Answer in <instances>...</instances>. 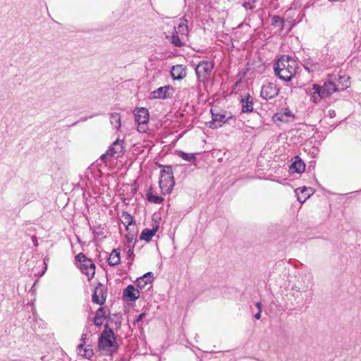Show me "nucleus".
I'll use <instances>...</instances> for the list:
<instances>
[{
  "label": "nucleus",
  "mask_w": 361,
  "mask_h": 361,
  "mask_svg": "<svg viewBox=\"0 0 361 361\" xmlns=\"http://www.w3.org/2000/svg\"><path fill=\"white\" fill-rule=\"evenodd\" d=\"M174 90L173 87L166 85L160 87L154 91L151 92L152 98L154 99H166L172 97Z\"/></svg>",
  "instance_id": "9b49d317"
},
{
  "label": "nucleus",
  "mask_w": 361,
  "mask_h": 361,
  "mask_svg": "<svg viewBox=\"0 0 361 361\" xmlns=\"http://www.w3.org/2000/svg\"><path fill=\"white\" fill-rule=\"evenodd\" d=\"M106 290L102 284L95 287L92 295V302L99 305H102L106 300Z\"/></svg>",
  "instance_id": "f8f14e48"
},
{
  "label": "nucleus",
  "mask_w": 361,
  "mask_h": 361,
  "mask_svg": "<svg viewBox=\"0 0 361 361\" xmlns=\"http://www.w3.org/2000/svg\"><path fill=\"white\" fill-rule=\"evenodd\" d=\"M279 92V89L276 84L273 82H267L262 85L260 95L263 99L269 100L277 96Z\"/></svg>",
  "instance_id": "6e6552de"
},
{
  "label": "nucleus",
  "mask_w": 361,
  "mask_h": 361,
  "mask_svg": "<svg viewBox=\"0 0 361 361\" xmlns=\"http://www.w3.org/2000/svg\"><path fill=\"white\" fill-rule=\"evenodd\" d=\"M118 348V345L116 341L114 332L109 324H106L98 339V349L102 355H112L117 352Z\"/></svg>",
  "instance_id": "f03ea898"
},
{
  "label": "nucleus",
  "mask_w": 361,
  "mask_h": 361,
  "mask_svg": "<svg viewBox=\"0 0 361 361\" xmlns=\"http://www.w3.org/2000/svg\"><path fill=\"white\" fill-rule=\"evenodd\" d=\"M290 118L293 119L294 115L288 109H282L280 111L277 112L274 116V119L276 121H281L287 123Z\"/></svg>",
  "instance_id": "2eb2a0df"
},
{
  "label": "nucleus",
  "mask_w": 361,
  "mask_h": 361,
  "mask_svg": "<svg viewBox=\"0 0 361 361\" xmlns=\"http://www.w3.org/2000/svg\"><path fill=\"white\" fill-rule=\"evenodd\" d=\"M84 343H81L80 344H79L78 345V350H79V353H81V350H83V346H84Z\"/></svg>",
  "instance_id": "58836bf2"
},
{
  "label": "nucleus",
  "mask_w": 361,
  "mask_h": 361,
  "mask_svg": "<svg viewBox=\"0 0 361 361\" xmlns=\"http://www.w3.org/2000/svg\"><path fill=\"white\" fill-rule=\"evenodd\" d=\"M178 31L180 35H187L188 32V20L185 17L180 19V22L178 25Z\"/></svg>",
  "instance_id": "cd10ccee"
},
{
  "label": "nucleus",
  "mask_w": 361,
  "mask_h": 361,
  "mask_svg": "<svg viewBox=\"0 0 361 361\" xmlns=\"http://www.w3.org/2000/svg\"><path fill=\"white\" fill-rule=\"evenodd\" d=\"M94 238L96 239H102L104 238V228L102 225L96 226L92 231Z\"/></svg>",
  "instance_id": "7c9ffc66"
},
{
  "label": "nucleus",
  "mask_w": 361,
  "mask_h": 361,
  "mask_svg": "<svg viewBox=\"0 0 361 361\" xmlns=\"http://www.w3.org/2000/svg\"><path fill=\"white\" fill-rule=\"evenodd\" d=\"M122 223L126 226V230L129 229V226L135 224L133 217L127 212H123L121 214Z\"/></svg>",
  "instance_id": "393cba45"
},
{
  "label": "nucleus",
  "mask_w": 361,
  "mask_h": 361,
  "mask_svg": "<svg viewBox=\"0 0 361 361\" xmlns=\"http://www.w3.org/2000/svg\"><path fill=\"white\" fill-rule=\"evenodd\" d=\"M293 290L297 291V292H300V288L297 286H294L293 288H292Z\"/></svg>",
  "instance_id": "c03bdc74"
},
{
  "label": "nucleus",
  "mask_w": 361,
  "mask_h": 361,
  "mask_svg": "<svg viewBox=\"0 0 361 361\" xmlns=\"http://www.w3.org/2000/svg\"><path fill=\"white\" fill-rule=\"evenodd\" d=\"M124 145L125 142L123 140L117 139L114 142L108 149L110 157L115 158L121 157L124 153Z\"/></svg>",
  "instance_id": "9d476101"
},
{
  "label": "nucleus",
  "mask_w": 361,
  "mask_h": 361,
  "mask_svg": "<svg viewBox=\"0 0 361 361\" xmlns=\"http://www.w3.org/2000/svg\"><path fill=\"white\" fill-rule=\"evenodd\" d=\"M30 201V200H28L27 201H23V202H22V201H20V203H19V204H20V206L23 207V206H25V204H27V202H29Z\"/></svg>",
  "instance_id": "a19ab883"
},
{
  "label": "nucleus",
  "mask_w": 361,
  "mask_h": 361,
  "mask_svg": "<svg viewBox=\"0 0 361 361\" xmlns=\"http://www.w3.org/2000/svg\"><path fill=\"white\" fill-rule=\"evenodd\" d=\"M298 64L297 61L288 55H283L274 63L275 75L282 80L290 81L295 76Z\"/></svg>",
  "instance_id": "f257e3e1"
},
{
  "label": "nucleus",
  "mask_w": 361,
  "mask_h": 361,
  "mask_svg": "<svg viewBox=\"0 0 361 361\" xmlns=\"http://www.w3.org/2000/svg\"><path fill=\"white\" fill-rule=\"evenodd\" d=\"M110 154L109 153V150L106 151V153L103 154L101 157H100V160L105 162L106 161V159L107 158H110Z\"/></svg>",
  "instance_id": "f704fd0d"
},
{
  "label": "nucleus",
  "mask_w": 361,
  "mask_h": 361,
  "mask_svg": "<svg viewBox=\"0 0 361 361\" xmlns=\"http://www.w3.org/2000/svg\"><path fill=\"white\" fill-rule=\"evenodd\" d=\"M240 102L242 103V112L250 113L253 111V99L249 94L243 97Z\"/></svg>",
  "instance_id": "aec40b11"
},
{
  "label": "nucleus",
  "mask_w": 361,
  "mask_h": 361,
  "mask_svg": "<svg viewBox=\"0 0 361 361\" xmlns=\"http://www.w3.org/2000/svg\"><path fill=\"white\" fill-rule=\"evenodd\" d=\"M162 169L160 171L159 187L163 194H170L175 185V181L173 174V169L171 165L158 164Z\"/></svg>",
  "instance_id": "20e7f679"
},
{
  "label": "nucleus",
  "mask_w": 361,
  "mask_h": 361,
  "mask_svg": "<svg viewBox=\"0 0 361 361\" xmlns=\"http://www.w3.org/2000/svg\"><path fill=\"white\" fill-rule=\"evenodd\" d=\"M106 311L104 307H99L92 319L93 324L97 326H101L103 324L104 319L106 318Z\"/></svg>",
  "instance_id": "412c9836"
},
{
  "label": "nucleus",
  "mask_w": 361,
  "mask_h": 361,
  "mask_svg": "<svg viewBox=\"0 0 361 361\" xmlns=\"http://www.w3.org/2000/svg\"><path fill=\"white\" fill-rule=\"evenodd\" d=\"M271 25H273L274 27H279L280 29H283L284 25V20L280 16H274L271 18Z\"/></svg>",
  "instance_id": "c85d7f7f"
},
{
  "label": "nucleus",
  "mask_w": 361,
  "mask_h": 361,
  "mask_svg": "<svg viewBox=\"0 0 361 361\" xmlns=\"http://www.w3.org/2000/svg\"><path fill=\"white\" fill-rule=\"evenodd\" d=\"M110 122L116 130L121 128V116L118 113H112L110 116Z\"/></svg>",
  "instance_id": "bb28decb"
},
{
  "label": "nucleus",
  "mask_w": 361,
  "mask_h": 361,
  "mask_svg": "<svg viewBox=\"0 0 361 361\" xmlns=\"http://www.w3.org/2000/svg\"><path fill=\"white\" fill-rule=\"evenodd\" d=\"M255 306L257 308L258 310H262V305L260 302H257L255 303Z\"/></svg>",
  "instance_id": "ea45409f"
},
{
  "label": "nucleus",
  "mask_w": 361,
  "mask_h": 361,
  "mask_svg": "<svg viewBox=\"0 0 361 361\" xmlns=\"http://www.w3.org/2000/svg\"><path fill=\"white\" fill-rule=\"evenodd\" d=\"M339 91V85L333 81H328L323 85H313L312 89V99L314 103H318L322 99L331 96L333 93Z\"/></svg>",
  "instance_id": "7ed1b4c3"
},
{
  "label": "nucleus",
  "mask_w": 361,
  "mask_h": 361,
  "mask_svg": "<svg viewBox=\"0 0 361 361\" xmlns=\"http://www.w3.org/2000/svg\"><path fill=\"white\" fill-rule=\"evenodd\" d=\"M159 225L155 224L154 226H153L152 229H143L140 235V240H145L146 242H149L152 240V237L156 234Z\"/></svg>",
  "instance_id": "a211bd4d"
},
{
  "label": "nucleus",
  "mask_w": 361,
  "mask_h": 361,
  "mask_svg": "<svg viewBox=\"0 0 361 361\" xmlns=\"http://www.w3.org/2000/svg\"><path fill=\"white\" fill-rule=\"evenodd\" d=\"M120 260L121 257L118 250L114 249L108 258L109 265L111 267L116 266L119 264Z\"/></svg>",
  "instance_id": "5701e85b"
},
{
  "label": "nucleus",
  "mask_w": 361,
  "mask_h": 361,
  "mask_svg": "<svg viewBox=\"0 0 361 361\" xmlns=\"http://www.w3.org/2000/svg\"><path fill=\"white\" fill-rule=\"evenodd\" d=\"M133 255V251L131 249H129L128 251V256L129 257H131Z\"/></svg>",
  "instance_id": "37998d69"
},
{
  "label": "nucleus",
  "mask_w": 361,
  "mask_h": 361,
  "mask_svg": "<svg viewBox=\"0 0 361 361\" xmlns=\"http://www.w3.org/2000/svg\"><path fill=\"white\" fill-rule=\"evenodd\" d=\"M178 156L181 157L185 161H187L188 162H192L196 161V156L193 153H186L184 152H179Z\"/></svg>",
  "instance_id": "c756f323"
},
{
  "label": "nucleus",
  "mask_w": 361,
  "mask_h": 361,
  "mask_svg": "<svg viewBox=\"0 0 361 361\" xmlns=\"http://www.w3.org/2000/svg\"><path fill=\"white\" fill-rule=\"evenodd\" d=\"M291 173H301L305 171V164L304 161L298 156L295 157V161L289 167Z\"/></svg>",
  "instance_id": "f3484780"
},
{
  "label": "nucleus",
  "mask_w": 361,
  "mask_h": 361,
  "mask_svg": "<svg viewBox=\"0 0 361 361\" xmlns=\"http://www.w3.org/2000/svg\"><path fill=\"white\" fill-rule=\"evenodd\" d=\"M145 316V313H142L140 314H139L136 319V322H139L140 321H141Z\"/></svg>",
  "instance_id": "e433bc0d"
},
{
  "label": "nucleus",
  "mask_w": 361,
  "mask_h": 361,
  "mask_svg": "<svg viewBox=\"0 0 361 361\" xmlns=\"http://www.w3.org/2000/svg\"><path fill=\"white\" fill-rule=\"evenodd\" d=\"M75 261L79 263V268L83 274H85L88 280L92 279L95 274V264L92 259L87 258L84 253H79L75 256Z\"/></svg>",
  "instance_id": "39448f33"
},
{
  "label": "nucleus",
  "mask_w": 361,
  "mask_h": 361,
  "mask_svg": "<svg viewBox=\"0 0 361 361\" xmlns=\"http://www.w3.org/2000/svg\"><path fill=\"white\" fill-rule=\"evenodd\" d=\"M255 0H245V1L243 4V6L246 10H252L254 8V4Z\"/></svg>",
  "instance_id": "473e14b6"
},
{
  "label": "nucleus",
  "mask_w": 361,
  "mask_h": 361,
  "mask_svg": "<svg viewBox=\"0 0 361 361\" xmlns=\"http://www.w3.org/2000/svg\"><path fill=\"white\" fill-rule=\"evenodd\" d=\"M186 66L175 65L171 67V75L173 80H181L186 77Z\"/></svg>",
  "instance_id": "ddd939ff"
},
{
  "label": "nucleus",
  "mask_w": 361,
  "mask_h": 361,
  "mask_svg": "<svg viewBox=\"0 0 361 361\" xmlns=\"http://www.w3.org/2000/svg\"><path fill=\"white\" fill-rule=\"evenodd\" d=\"M154 280L153 273L149 271L136 280V284L140 289L144 288L147 284L151 283Z\"/></svg>",
  "instance_id": "dca6fc26"
},
{
  "label": "nucleus",
  "mask_w": 361,
  "mask_h": 361,
  "mask_svg": "<svg viewBox=\"0 0 361 361\" xmlns=\"http://www.w3.org/2000/svg\"><path fill=\"white\" fill-rule=\"evenodd\" d=\"M212 114V120L209 122V127L211 128H218L222 126L227 121L232 118V116L226 117L225 114L214 113L213 109H211Z\"/></svg>",
  "instance_id": "1a4fd4ad"
},
{
  "label": "nucleus",
  "mask_w": 361,
  "mask_h": 361,
  "mask_svg": "<svg viewBox=\"0 0 361 361\" xmlns=\"http://www.w3.org/2000/svg\"><path fill=\"white\" fill-rule=\"evenodd\" d=\"M214 68V63L209 61H200L195 68V73L199 82L206 83Z\"/></svg>",
  "instance_id": "423d86ee"
},
{
  "label": "nucleus",
  "mask_w": 361,
  "mask_h": 361,
  "mask_svg": "<svg viewBox=\"0 0 361 361\" xmlns=\"http://www.w3.org/2000/svg\"><path fill=\"white\" fill-rule=\"evenodd\" d=\"M349 76L342 75L339 76L336 85H339V91L344 90L349 87Z\"/></svg>",
  "instance_id": "a878e982"
},
{
  "label": "nucleus",
  "mask_w": 361,
  "mask_h": 361,
  "mask_svg": "<svg viewBox=\"0 0 361 361\" xmlns=\"http://www.w3.org/2000/svg\"><path fill=\"white\" fill-rule=\"evenodd\" d=\"M93 355V350L92 349L84 348L82 356L85 358L90 359Z\"/></svg>",
  "instance_id": "72a5a7b5"
},
{
  "label": "nucleus",
  "mask_w": 361,
  "mask_h": 361,
  "mask_svg": "<svg viewBox=\"0 0 361 361\" xmlns=\"http://www.w3.org/2000/svg\"><path fill=\"white\" fill-rule=\"evenodd\" d=\"M86 334H83L81 337V341L82 343H85Z\"/></svg>",
  "instance_id": "79ce46f5"
},
{
  "label": "nucleus",
  "mask_w": 361,
  "mask_h": 361,
  "mask_svg": "<svg viewBox=\"0 0 361 361\" xmlns=\"http://www.w3.org/2000/svg\"><path fill=\"white\" fill-rule=\"evenodd\" d=\"M32 241H33L35 245L37 246V241L36 238L35 237H32Z\"/></svg>",
  "instance_id": "a18cd8bd"
},
{
  "label": "nucleus",
  "mask_w": 361,
  "mask_h": 361,
  "mask_svg": "<svg viewBox=\"0 0 361 361\" xmlns=\"http://www.w3.org/2000/svg\"><path fill=\"white\" fill-rule=\"evenodd\" d=\"M126 239H127V241L129 243H131L133 242L134 239H135V234L133 233H129L126 235Z\"/></svg>",
  "instance_id": "c9c22d12"
},
{
  "label": "nucleus",
  "mask_w": 361,
  "mask_h": 361,
  "mask_svg": "<svg viewBox=\"0 0 361 361\" xmlns=\"http://www.w3.org/2000/svg\"><path fill=\"white\" fill-rule=\"evenodd\" d=\"M304 67L309 72L318 71L320 66L318 62L311 58H308L304 61Z\"/></svg>",
  "instance_id": "4be33fe9"
},
{
  "label": "nucleus",
  "mask_w": 361,
  "mask_h": 361,
  "mask_svg": "<svg viewBox=\"0 0 361 361\" xmlns=\"http://www.w3.org/2000/svg\"><path fill=\"white\" fill-rule=\"evenodd\" d=\"M295 192L298 196V200L300 202L303 203L310 197L312 192V189L311 188H298L295 190Z\"/></svg>",
  "instance_id": "6ab92c4d"
},
{
  "label": "nucleus",
  "mask_w": 361,
  "mask_h": 361,
  "mask_svg": "<svg viewBox=\"0 0 361 361\" xmlns=\"http://www.w3.org/2000/svg\"><path fill=\"white\" fill-rule=\"evenodd\" d=\"M135 121L138 125V131L145 132V125L149 121V113L148 109L145 107L137 108L135 110Z\"/></svg>",
  "instance_id": "0eeeda50"
},
{
  "label": "nucleus",
  "mask_w": 361,
  "mask_h": 361,
  "mask_svg": "<svg viewBox=\"0 0 361 361\" xmlns=\"http://www.w3.org/2000/svg\"><path fill=\"white\" fill-rule=\"evenodd\" d=\"M171 34L172 35L170 37L171 43L178 47H182L183 45V43L181 42L180 37L178 36V32L174 25L172 26Z\"/></svg>",
  "instance_id": "b1692460"
},
{
  "label": "nucleus",
  "mask_w": 361,
  "mask_h": 361,
  "mask_svg": "<svg viewBox=\"0 0 361 361\" xmlns=\"http://www.w3.org/2000/svg\"><path fill=\"white\" fill-rule=\"evenodd\" d=\"M261 313H262V310H258V312L254 315V317L256 319H259L260 317H261Z\"/></svg>",
  "instance_id": "4c0bfd02"
},
{
  "label": "nucleus",
  "mask_w": 361,
  "mask_h": 361,
  "mask_svg": "<svg viewBox=\"0 0 361 361\" xmlns=\"http://www.w3.org/2000/svg\"><path fill=\"white\" fill-rule=\"evenodd\" d=\"M147 200L155 204H160L164 201L163 197L153 195L152 192L147 194Z\"/></svg>",
  "instance_id": "2f4dec72"
},
{
  "label": "nucleus",
  "mask_w": 361,
  "mask_h": 361,
  "mask_svg": "<svg viewBox=\"0 0 361 361\" xmlns=\"http://www.w3.org/2000/svg\"><path fill=\"white\" fill-rule=\"evenodd\" d=\"M123 297L128 301L134 302L140 297V293L134 286L128 285L123 293Z\"/></svg>",
  "instance_id": "4468645a"
}]
</instances>
